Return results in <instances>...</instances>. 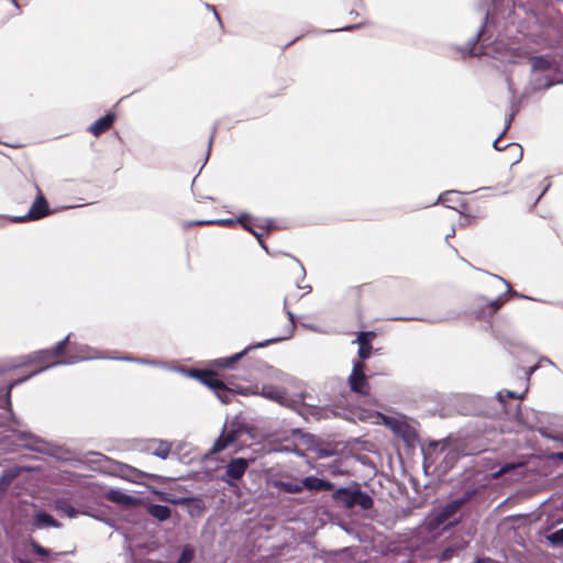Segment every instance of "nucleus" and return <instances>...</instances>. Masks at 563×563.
<instances>
[{
  "mask_svg": "<svg viewBox=\"0 0 563 563\" xmlns=\"http://www.w3.org/2000/svg\"><path fill=\"white\" fill-rule=\"evenodd\" d=\"M280 339H271V340H267L265 342H261V343H257L256 345H253V346H249L246 349H244L242 352L240 353H236L230 357H223V358H219V360H216L214 361V364L218 366V367H230L232 366L236 361H239L243 355H245L249 351H251L252 349H255V347H263V346H266L267 344L269 343H274V342H277L279 341Z\"/></svg>",
  "mask_w": 563,
  "mask_h": 563,
  "instance_id": "10",
  "label": "nucleus"
},
{
  "mask_svg": "<svg viewBox=\"0 0 563 563\" xmlns=\"http://www.w3.org/2000/svg\"><path fill=\"white\" fill-rule=\"evenodd\" d=\"M507 396H508V397H512V398H514V397H517V396H516V394H515V393H512V391H507Z\"/></svg>",
  "mask_w": 563,
  "mask_h": 563,
  "instance_id": "51",
  "label": "nucleus"
},
{
  "mask_svg": "<svg viewBox=\"0 0 563 563\" xmlns=\"http://www.w3.org/2000/svg\"><path fill=\"white\" fill-rule=\"evenodd\" d=\"M357 490H349L340 488L334 493V499L344 505L346 508L355 506V496Z\"/></svg>",
  "mask_w": 563,
  "mask_h": 563,
  "instance_id": "19",
  "label": "nucleus"
},
{
  "mask_svg": "<svg viewBox=\"0 0 563 563\" xmlns=\"http://www.w3.org/2000/svg\"><path fill=\"white\" fill-rule=\"evenodd\" d=\"M32 550L40 556H47L49 554L48 550L37 542H32Z\"/></svg>",
  "mask_w": 563,
  "mask_h": 563,
  "instance_id": "31",
  "label": "nucleus"
},
{
  "mask_svg": "<svg viewBox=\"0 0 563 563\" xmlns=\"http://www.w3.org/2000/svg\"><path fill=\"white\" fill-rule=\"evenodd\" d=\"M287 313H288V316H289L290 320L292 321V314H291V312H289V311H288Z\"/></svg>",
  "mask_w": 563,
  "mask_h": 563,
  "instance_id": "56",
  "label": "nucleus"
},
{
  "mask_svg": "<svg viewBox=\"0 0 563 563\" xmlns=\"http://www.w3.org/2000/svg\"><path fill=\"white\" fill-rule=\"evenodd\" d=\"M475 563H492L490 559H478Z\"/></svg>",
  "mask_w": 563,
  "mask_h": 563,
  "instance_id": "45",
  "label": "nucleus"
},
{
  "mask_svg": "<svg viewBox=\"0 0 563 563\" xmlns=\"http://www.w3.org/2000/svg\"><path fill=\"white\" fill-rule=\"evenodd\" d=\"M7 481H2V476L0 477V489H4L7 487Z\"/></svg>",
  "mask_w": 563,
  "mask_h": 563,
  "instance_id": "47",
  "label": "nucleus"
},
{
  "mask_svg": "<svg viewBox=\"0 0 563 563\" xmlns=\"http://www.w3.org/2000/svg\"><path fill=\"white\" fill-rule=\"evenodd\" d=\"M355 505L361 506L363 509H369L373 506V499L367 494L357 490Z\"/></svg>",
  "mask_w": 563,
  "mask_h": 563,
  "instance_id": "26",
  "label": "nucleus"
},
{
  "mask_svg": "<svg viewBox=\"0 0 563 563\" xmlns=\"http://www.w3.org/2000/svg\"><path fill=\"white\" fill-rule=\"evenodd\" d=\"M529 95V90L526 89L522 96L519 99H512L511 100V112L509 115V121L515 118V115L519 112L522 99L527 98Z\"/></svg>",
  "mask_w": 563,
  "mask_h": 563,
  "instance_id": "28",
  "label": "nucleus"
},
{
  "mask_svg": "<svg viewBox=\"0 0 563 563\" xmlns=\"http://www.w3.org/2000/svg\"><path fill=\"white\" fill-rule=\"evenodd\" d=\"M554 457L563 461V451L554 454Z\"/></svg>",
  "mask_w": 563,
  "mask_h": 563,
  "instance_id": "48",
  "label": "nucleus"
},
{
  "mask_svg": "<svg viewBox=\"0 0 563 563\" xmlns=\"http://www.w3.org/2000/svg\"><path fill=\"white\" fill-rule=\"evenodd\" d=\"M69 335H67L64 340L56 343L52 349H45L36 351L25 357V361L22 365H33L35 366L27 375L23 378L13 380L8 388V397H10L11 389L31 378L32 376L58 364L66 363L65 360V349L68 343Z\"/></svg>",
  "mask_w": 563,
  "mask_h": 563,
  "instance_id": "1",
  "label": "nucleus"
},
{
  "mask_svg": "<svg viewBox=\"0 0 563 563\" xmlns=\"http://www.w3.org/2000/svg\"><path fill=\"white\" fill-rule=\"evenodd\" d=\"M493 144L496 151H507L510 153V158L508 159L509 163L516 164L520 161L522 156V148L519 143H507L503 147L499 146L500 143Z\"/></svg>",
  "mask_w": 563,
  "mask_h": 563,
  "instance_id": "18",
  "label": "nucleus"
},
{
  "mask_svg": "<svg viewBox=\"0 0 563 563\" xmlns=\"http://www.w3.org/2000/svg\"><path fill=\"white\" fill-rule=\"evenodd\" d=\"M234 393L235 394H241V395H258L257 390H253V389H250L247 387L234 389Z\"/></svg>",
  "mask_w": 563,
  "mask_h": 563,
  "instance_id": "37",
  "label": "nucleus"
},
{
  "mask_svg": "<svg viewBox=\"0 0 563 563\" xmlns=\"http://www.w3.org/2000/svg\"><path fill=\"white\" fill-rule=\"evenodd\" d=\"M516 466L517 465H515V464H506L503 467H500L496 473H494V477H498L503 474H506V473L510 472L511 470H514Z\"/></svg>",
  "mask_w": 563,
  "mask_h": 563,
  "instance_id": "33",
  "label": "nucleus"
},
{
  "mask_svg": "<svg viewBox=\"0 0 563 563\" xmlns=\"http://www.w3.org/2000/svg\"><path fill=\"white\" fill-rule=\"evenodd\" d=\"M504 302H505V300L501 299V297L492 300L489 302L490 312L493 313V312L497 311L503 306Z\"/></svg>",
  "mask_w": 563,
  "mask_h": 563,
  "instance_id": "32",
  "label": "nucleus"
},
{
  "mask_svg": "<svg viewBox=\"0 0 563 563\" xmlns=\"http://www.w3.org/2000/svg\"><path fill=\"white\" fill-rule=\"evenodd\" d=\"M173 449V443L162 439H147L143 445V451L150 455L166 460Z\"/></svg>",
  "mask_w": 563,
  "mask_h": 563,
  "instance_id": "6",
  "label": "nucleus"
},
{
  "mask_svg": "<svg viewBox=\"0 0 563 563\" xmlns=\"http://www.w3.org/2000/svg\"><path fill=\"white\" fill-rule=\"evenodd\" d=\"M235 222H238V220L225 219V220H217V221H201V222H199V224L218 223V224H222V225H231Z\"/></svg>",
  "mask_w": 563,
  "mask_h": 563,
  "instance_id": "34",
  "label": "nucleus"
},
{
  "mask_svg": "<svg viewBox=\"0 0 563 563\" xmlns=\"http://www.w3.org/2000/svg\"><path fill=\"white\" fill-rule=\"evenodd\" d=\"M301 485L302 489L306 488L308 490H331L333 488L332 483L316 476H308L303 478Z\"/></svg>",
  "mask_w": 563,
  "mask_h": 563,
  "instance_id": "16",
  "label": "nucleus"
},
{
  "mask_svg": "<svg viewBox=\"0 0 563 563\" xmlns=\"http://www.w3.org/2000/svg\"><path fill=\"white\" fill-rule=\"evenodd\" d=\"M206 8H207V9H209V10H211V11L213 12V14H214V16H216L217 21H218V22H219V24L222 26L221 18H220L219 13L217 12V10H216L214 5L209 4V3H206Z\"/></svg>",
  "mask_w": 563,
  "mask_h": 563,
  "instance_id": "40",
  "label": "nucleus"
},
{
  "mask_svg": "<svg viewBox=\"0 0 563 563\" xmlns=\"http://www.w3.org/2000/svg\"><path fill=\"white\" fill-rule=\"evenodd\" d=\"M194 558V549L189 545L183 548L180 558L176 563H189Z\"/></svg>",
  "mask_w": 563,
  "mask_h": 563,
  "instance_id": "29",
  "label": "nucleus"
},
{
  "mask_svg": "<svg viewBox=\"0 0 563 563\" xmlns=\"http://www.w3.org/2000/svg\"><path fill=\"white\" fill-rule=\"evenodd\" d=\"M488 12L485 13V21L477 30L476 34L468 40L466 45L460 48L463 56H475L484 54V47L489 44V36L486 35V23Z\"/></svg>",
  "mask_w": 563,
  "mask_h": 563,
  "instance_id": "4",
  "label": "nucleus"
},
{
  "mask_svg": "<svg viewBox=\"0 0 563 563\" xmlns=\"http://www.w3.org/2000/svg\"><path fill=\"white\" fill-rule=\"evenodd\" d=\"M302 288L305 289V292H306V294L310 292V290H311V287H310V286H305V287H302Z\"/></svg>",
  "mask_w": 563,
  "mask_h": 563,
  "instance_id": "50",
  "label": "nucleus"
},
{
  "mask_svg": "<svg viewBox=\"0 0 563 563\" xmlns=\"http://www.w3.org/2000/svg\"><path fill=\"white\" fill-rule=\"evenodd\" d=\"M258 395L262 397L276 401L280 405L286 404L287 400V394L284 388H279L273 385H263L261 390L258 391Z\"/></svg>",
  "mask_w": 563,
  "mask_h": 563,
  "instance_id": "11",
  "label": "nucleus"
},
{
  "mask_svg": "<svg viewBox=\"0 0 563 563\" xmlns=\"http://www.w3.org/2000/svg\"><path fill=\"white\" fill-rule=\"evenodd\" d=\"M7 145L13 147V148H18V147H21L22 144L21 143H5Z\"/></svg>",
  "mask_w": 563,
  "mask_h": 563,
  "instance_id": "46",
  "label": "nucleus"
},
{
  "mask_svg": "<svg viewBox=\"0 0 563 563\" xmlns=\"http://www.w3.org/2000/svg\"><path fill=\"white\" fill-rule=\"evenodd\" d=\"M213 139H214V134L211 133L208 141H213Z\"/></svg>",
  "mask_w": 563,
  "mask_h": 563,
  "instance_id": "55",
  "label": "nucleus"
},
{
  "mask_svg": "<svg viewBox=\"0 0 563 563\" xmlns=\"http://www.w3.org/2000/svg\"><path fill=\"white\" fill-rule=\"evenodd\" d=\"M124 360H131V361H134V362H139V358H129V357H123Z\"/></svg>",
  "mask_w": 563,
  "mask_h": 563,
  "instance_id": "54",
  "label": "nucleus"
},
{
  "mask_svg": "<svg viewBox=\"0 0 563 563\" xmlns=\"http://www.w3.org/2000/svg\"><path fill=\"white\" fill-rule=\"evenodd\" d=\"M247 467H249L247 460L242 459V457L232 460L227 466L225 476L228 478H224V481L229 484H232L231 479H234V481L240 479L244 475Z\"/></svg>",
  "mask_w": 563,
  "mask_h": 563,
  "instance_id": "8",
  "label": "nucleus"
},
{
  "mask_svg": "<svg viewBox=\"0 0 563 563\" xmlns=\"http://www.w3.org/2000/svg\"><path fill=\"white\" fill-rule=\"evenodd\" d=\"M238 222H239V223H241V224H242V227H243L245 230H247V231H250L251 233H253V234L257 238V240H258V242L261 243L262 247H263L264 250H267V249H266V245H265V244L263 243V241L261 240L262 234H261L260 232H257V231L254 229V227H258V228L267 227V228H268V227H271V221H269V220H261V222H258V223H254V222H252V223H251V219H250V217H249V216H246V214H243V216H241V217L238 219Z\"/></svg>",
  "mask_w": 563,
  "mask_h": 563,
  "instance_id": "13",
  "label": "nucleus"
},
{
  "mask_svg": "<svg viewBox=\"0 0 563 563\" xmlns=\"http://www.w3.org/2000/svg\"><path fill=\"white\" fill-rule=\"evenodd\" d=\"M375 338L374 332H361L355 342L358 344V357L361 362L364 363L372 354V340Z\"/></svg>",
  "mask_w": 563,
  "mask_h": 563,
  "instance_id": "9",
  "label": "nucleus"
},
{
  "mask_svg": "<svg viewBox=\"0 0 563 563\" xmlns=\"http://www.w3.org/2000/svg\"><path fill=\"white\" fill-rule=\"evenodd\" d=\"M148 512L159 521H164L169 518L170 510L167 506L164 505H151L147 508Z\"/></svg>",
  "mask_w": 563,
  "mask_h": 563,
  "instance_id": "22",
  "label": "nucleus"
},
{
  "mask_svg": "<svg viewBox=\"0 0 563 563\" xmlns=\"http://www.w3.org/2000/svg\"><path fill=\"white\" fill-rule=\"evenodd\" d=\"M450 196H456V194L454 191H448L444 195L440 196L439 200L441 202H446V201H449Z\"/></svg>",
  "mask_w": 563,
  "mask_h": 563,
  "instance_id": "41",
  "label": "nucleus"
},
{
  "mask_svg": "<svg viewBox=\"0 0 563 563\" xmlns=\"http://www.w3.org/2000/svg\"><path fill=\"white\" fill-rule=\"evenodd\" d=\"M552 66L551 62L543 55H536L531 58L532 71H544L550 69Z\"/></svg>",
  "mask_w": 563,
  "mask_h": 563,
  "instance_id": "23",
  "label": "nucleus"
},
{
  "mask_svg": "<svg viewBox=\"0 0 563 563\" xmlns=\"http://www.w3.org/2000/svg\"><path fill=\"white\" fill-rule=\"evenodd\" d=\"M361 419L369 421L372 423H384L386 426H389L396 433H399L401 431V426L398 421L378 412L369 413L368 416H362Z\"/></svg>",
  "mask_w": 563,
  "mask_h": 563,
  "instance_id": "15",
  "label": "nucleus"
},
{
  "mask_svg": "<svg viewBox=\"0 0 563 563\" xmlns=\"http://www.w3.org/2000/svg\"><path fill=\"white\" fill-rule=\"evenodd\" d=\"M453 552H454V550H453L452 548H448V549H445V550L442 552V554H441V556H440V560H441V561H446V560L451 559V558H452V555H453Z\"/></svg>",
  "mask_w": 563,
  "mask_h": 563,
  "instance_id": "38",
  "label": "nucleus"
},
{
  "mask_svg": "<svg viewBox=\"0 0 563 563\" xmlns=\"http://www.w3.org/2000/svg\"><path fill=\"white\" fill-rule=\"evenodd\" d=\"M241 432L240 429L236 430H228L227 428L223 430L220 438L217 440V442L213 445V452H220L229 446L232 442H234L238 439L239 433Z\"/></svg>",
  "mask_w": 563,
  "mask_h": 563,
  "instance_id": "14",
  "label": "nucleus"
},
{
  "mask_svg": "<svg viewBox=\"0 0 563 563\" xmlns=\"http://www.w3.org/2000/svg\"><path fill=\"white\" fill-rule=\"evenodd\" d=\"M366 366L361 361L353 362V368L347 377V384L351 391L362 396L369 395L371 385L368 383V376L365 373Z\"/></svg>",
  "mask_w": 563,
  "mask_h": 563,
  "instance_id": "3",
  "label": "nucleus"
},
{
  "mask_svg": "<svg viewBox=\"0 0 563 563\" xmlns=\"http://www.w3.org/2000/svg\"><path fill=\"white\" fill-rule=\"evenodd\" d=\"M113 121L114 115L112 113H108L92 123L89 126V131L93 136H99L103 131L108 130L112 125Z\"/></svg>",
  "mask_w": 563,
  "mask_h": 563,
  "instance_id": "17",
  "label": "nucleus"
},
{
  "mask_svg": "<svg viewBox=\"0 0 563 563\" xmlns=\"http://www.w3.org/2000/svg\"><path fill=\"white\" fill-rule=\"evenodd\" d=\"M51 213L49 206L44 195L38 190V195L32 203L26 216L13 219L14 222H23L30 220H40Z\"/></svg>",
  "mask_w": 563,
  "mask_h": 563,
  "instance_id": "5",
  "label": "nucleus"
},
{
  "mask_svg": "<svg viewBox=\"0 0 563 563\" xmlns=\"http://www.w3.org/2000/svg\"><path fill=\"white\" fill-rule=\"evenodd\" d=\"M361 26H362V23H357V24L346 25V26H344V27L336 29L335 31H345V32H350V31H353V30L360 29Z\"/></svg>",
  "mask_w": 563,
  "mask_h": 563,
  "instance_id": "39",
  "label": "nucleus"
},
{
  "mask_svg": "<svg viewBox=\"0 0 563 563\" xmlns=\"http://www.w3.org/2000/svg\"><path fill=\"white\" fill-rule=\"evenodd\" d=\"M54 508L55 510L64 514L65 516L69 518H74L78 515V511L76 508L71 505L70 500L68 498L62 497L57 498L54 501Z\"/></svg>",
  "mask_w": 563,
  "mask_h": 563,
  "instance_id": "20",
  "label": "nucleus"
},
{
  "mask_svg": "<svg viewBox=\"0 0 563 563\" xmlns=\"http://www.w3.org/2000/svg\"><path fill=\"white\" fill-rule=\"evenodd\" d=\"M497 398L499 399V401L503 402L504 401L503 393H498Z\"/></svg>",
  "mask_w": 563,
  "mask_h": 563,
  "instance_id": "49",
  "label": "nucleus"
},
{
  "mask_svg": "<svg viewBox=\"0 0 563 563\" xmlns=\"http://www.w3.org/2000/svg\"><path fill=\"white\" fill-rule=\"evenodd\" d=\"M508 89H509V91H510L511 93H514V90H512V88H511V84H510V81H508Z\"/></svg>",
  "mask_w": 563,
  "mask_h": 563,
  "instance_id": "52",
  "label": "nucleus"
},
{
  "mask_svg": "<svg viewBox=\"0 0 563 563\" xmlns=\"http://www.w3.org/2000/svg\"><path fill=\"white\" fill-rule=\"evenodd\" d=\"M555 85H563V79H553L548 75H537L527 88L529 91H537L540 89H550Z\"/></svg>",
  "mask_w": 563,
  "mask_h": 563,
  "instance_id": "12",
  "label": "nucleus"
},
{
  "mask_svg": "<svg viewBox=\"0 0 563 563\" xmlns=\"http://www.w3.org/2000/svg\"><path fill=\"white\" fill-rule=\"evenodd\" d=\"M35 523L37 526H47V527H54V528L60 527V523L53 516H51L49 514H46L44 511L36 514Z\"/></svg>",
  "mask_w": 563,
  "mask_h": 563,
  "instance_id": "24",
  "label": "nucleus"
},
{
  "mask_svg": "<svg viewBox=\"0 0 563 563\" xmlns=\"http://www.w3.org/2000/svg\"><path fill=\"white\" fill-rule=\"evenodd\" d=\"M273 377L277 379H284V374L279 371H274Z\"/></svg>",
  "mask_w": 563,
  "mask_h": 563,
  "instance_id": "44",
  "label": "nucleus"
},
{
  "mask_svg": "<svg viewBox=\"0 0 563 563\" xmlns=\"http://www.w3.org/2000/svg\"><path fill=\"white\" fill-rule=\"evenodd\" d=\"M15 476H16L15 472H12V471L5 472L2 475V481H7V485H10L11 482L15 478Z\"/></svg>",
  "mask_w": 563,
  "mask_h": 563,
  "instance_id": "35",
  "label": "nucleus"
},
{
  "mask_svg": "<svg viewBox=\"0 0 563 563\" xmlns=\"http://www.w3.org/2000/svg\"><path fill=\"white\" fill-rule=\"evenodd\" d=\"M426 527L429 532H435L438 529L443 530V521L430 514L426 519Z\"/></svg>",
  "mask_w": 563,
  "mask_h": 563,
  "instance_id": "27",
  "label": "nucleus"
},
{
  "mask_svg": "<svg viewBox=\"0 0 563 563\" xmlns=\"http://www.w3.org/2000/svg\"><path fill=\"white\" fill-rule=\"evenodd\" d=\"M272 485L285 493L288 494H298L302 492V485L301 483H288L283 481H273Z\"/></svg>",
  "mask_w": 563,
  "mask_h": 563,
  "instance_id": "21",
  "label": "nucleus"
},
{
  "mask_svg": "<svg viewBox=\"0 0 563 563\" xmlns=\"http://www.w3.org/2000/svg\"><path fill=\"white\" fill-rule=\"evenodd\" d=\"M506 130H507V126L504 129L503 132H500L498 135H496L493 141H495V142L501 141V139L504 137V135L506 133Z\"/></svg>",
  "mask_w": 563,
  "mask_h": 563,
  "instance_id": "43",
  "label": "nucleus"
},
{
  "mask_svg": "<svg viewBox=\"0 0 563 563\" xmlns=\"http://www.w3.org/2000/svg\"><path fill=\"white\" fill-rule=\"evenodd\" d=\"M547 539L549 540V542L553 545H560V544H563V528L549 534L547 537Z\"/></svg>",
  "mask_w": 563,
  "mask_h": 563,
  "instance_id": "30",
  "label": "nucleus"
},
{
  "mask_svg": "<svg viewBox=\"0 0 563 563\" xmlns=\"http://www.w3.org/2000/svg\"><path fill=\"white\" fill-rule=\"evenodd\" d=\"M492 278L495 284L503 285L505 288V291L510 290V285L507 282H505L503 278L497 277V276H493Z\"/></svg>",
  "mask_w": 563,
  "mask_h": 563,
  "instance_id": "36",
  "label": "nucleus"
},
{
  "mask_svg": "<svg viewBox=\"0 0 563 563\" xmlns=\"http://www.w3.org/2000/svg\"><path fill=\"white\" fill-rule=\"evenodd\" d=\"M188 376L199 379L205 385L209 386L216 394V396L223 404H229L232 396L235 394L233 389L228 388L222 382H220L212 373L190 371L187 373Z\"/></svg>",
  "mask_w": 563,
  "mask_h": 563,
  "instance_id": "2",
  "label": "nucleus"
},
{
  "mask_svg": "<svg viewBox=\"0 0 563 563\" xmlns=\"http://www.w3.org/2000/svg\"><path fill=\"white\" fill-rule=\"evenodd\" d=\"M107 498L113 503L122 504V505H129L132 501V498L119 490H110L107 494Z\"/></svg>",
  "mask_w": 563,
  "mask_h": 563,
  "instance_id": "25",
  "label": "nucleus"
},
{
  "mask_svg": "<svg viewBox=\"0 0 563 563\" xmlns=\"http://www.w3.org/2000/svg\"><path fill=\"white\" fill-rule=\"evenodd\" d=\"M4 222H5V220L0 217V227H2L4 224Z\"/></svg>",
  "mask_w": 563,
  "mask_h": 563,
  "instance_id": "53",
  "label": "nucleus"
},
{
  "mask_svg": "<svg viewBox=\"0 0 563 563\" xmlns=\"http://www.w3.org/2000/svg\"><path fill=\"white\" fill-rule=\"evenodd\" d=\"M461 506L460 501H452L448 504L444 508L441 510H435L431 512L435 518H439L441 521H443V530L452 527L455 525L459 520L457 518V511Z\"/></svg>",
  "mask_w": 563,
  "mask_h": 563,
  "instance_id": "7",
  "label": "nucleus"
},
{
  "mask_svg": "<svg viewBox=\"0 0 563 563\" xmlns=\"http://www.w3.org/2000/svg\"><path fill=\"white\" fill-rule=\"evenodd\" d=\"M490 2L494 9H499L503 5L504 0H486Z\"/></svg>",
  "mask_w": 563,
  "mask_h": 563,
  "instance_id": "42",
  "label": "nucleus"
}]
</instances>
